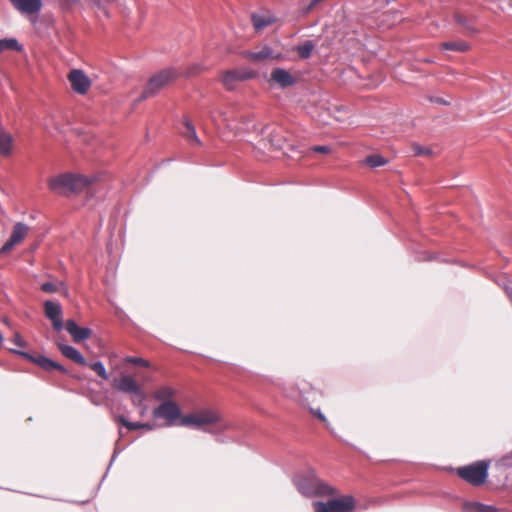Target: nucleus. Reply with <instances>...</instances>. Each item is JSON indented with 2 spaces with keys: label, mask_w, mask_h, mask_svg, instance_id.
I'll return each mask as SVG.
<instances>
[{
  "label": "nucleus",
  "mask_w": 512,
  "mask_h": 512,
  "mask_svg": "<svg viewBox=\"0 0 512 512\" xmlns=\"http://www.w3.org/2000/svg\"><path fill=\"white\" fill-rule=\"evenodd\" d=\"M66 330L72 336L75 342H81L88 339L91 336V329L85 327H79L75 321H66Z\"/></svg>",
  "instance_id": "nucleus-17"
},
{
  "label": "nucleus",
  "mask_w": 512,
  "mask_h": 512,
  "mask_svg": "<svg viewBox=\"0 0 512 512\" xmlns=\"http://www.w3.org/2000/svg\"><path fill=\"white\" fill-rule=\"evenodd\" d=\"M184 125L186 131L183 132V134L187 138V140L190 141L192 145H200L201 141L197 137L196 130L193 124L189 120H185Z\"/></svg>",
  "instance_id": "nucleus-25"
},
{
  "label": "nucleus",
  "mask_w": 512,
  "mask_h": 512,
  "mask_svg": "<svg viewBox=\"0 0 512 512\" xmlns=\"http://www.w3.org/2000/svg\"><path fill=\"white\" fill-rule=\"evenodd\" d=\"M112 385L118 391L131 394L137 391L141 386L137 381L129 374L122 373L119 378L112 380Z\"/></svg>",
  "instance_id": "nucleus-13"
},
{
  "label": "nucleus",
  "mask_w": 512,
  "mask_h": 512,
  "mask_svg": "<svg viewBox=\"0 0 512 512\" xmlns=\"http://www.w3.org/2000/svg\"><path fill=\"white\" fill-rule=\"evenodd\" d=\"M298 490L305 496H330L336 493L335 488L322 481L314 474H309L297 481Z\"/></svg>",
  "instance_id": "nucleus-3"
},
{
  "label": "nucleus",
  "mask_w": 512,
  "mask_h": 512,
  "mask_svg": "<svg viewBox=\"0 0 512 512\" xmlns=\"http://www.w3.org/2000/svg\"><path fill=\"white\" fill-rule=\"evenodd\" d=\"M152 415L155 419L164 420L165 425L168 427H182V419L184 418V414L182 413V410L176 401H166L165 403H160V405L153 409Z\"/></svg>",
  "instance_id": "nucleus-5"
},
{
  "label": "nucleus",
  "mask_w": 512,
  "mask_h": 512,
  "mask_svg": "<svg viewBox=\"0 0 512 512\" xmlns=\"http://www.w3.org/2000/svg\"><path fill=\"white\" fill-rule=\"evenodd\" d=\"M58 348L61 351V353L68 359L82 366L87 365L85 358L76 348L62 343L58 344Z\"/></svg>",
  "instance_id": "nucleus-20"
},
{
  "label": "nucleus",
  "mask_w": 512,
  "mask_h": 512,
  "mask_svg": "<svg viewBox=\"0 0 512 512\" xmlns=\"http://www.w3.org/2000/svg\"><path fill=\"white\" fill-rule=\"evenodd\" d=\"M130 395H131V402L134 406L140 407V406L144 405V401L146 400V394H145L144 390L142 389V387L139 388L134 393H131Z\"/></svg>",
  "instance_id": "nucleus-28"
},
{
  "label": "nucleus",
  "mask_w": 512,
  "mask_h": 512,
  "mask_svg": "<svg viewBox=\"0 0 512 512\" xmlns=\"http://www.w3.org/2000/svg\"><path fill=\"white\" fill-rule=\"evenodd\" d=\"M311 150L315 153L328 154V153H330L331 148L326 145H321V146H314L311 148Z\"/></svg>",
  "instance_id": "nucleus-37"
},
{
  "label": "nucleus",
  "mask_w": 512,
  "mask_h": 512,
  "mask_svg": "<svg viewBox=\"0 0 512 512\" xmlns=\"http://www.w3.org/2000/svg\"><path fill=\"white\" fill-rule=\"evenodd\" d=\"M413 151L417 156H426L431 154V149L420 145H413Z\"/></svg>",
  "instance_id": "nucleus-35"
},
{
  "label": "nucleus",
  "mask_w": 512,
  "mask_h": 512,
  "mask_svg": "<svg viewBox=\"0 0 512 512\" xmlns=\"http://www.w3.org/2000/svg\"><path fill=\"white\" fill-rule=\"evenodd\" d=\"M472 512H495L496 509L493 506L484 505L481 503H474L471 505Z\"/></svg>",
  "instance_id": "nucleus-33"
},
{
  "label": "nucleus",
  "mask_w": 512,
  "mask_h": 512,
  "mask_svg": "<svg viewBox=\"0 0 512 512\" xmlns=\"http://www.w3.org/2000/svg\"><path fill=\"white\" fill-rule=\"evenodd\" d=\"M95 178L78 174H62L49 180V188L59 194L78 193L94 182Z\"/></svg>",
  "instance_id": "nucleus-2"
},
{
  "label": "nucleus",
  "mask_w": 512,
  "mask_h": 512,
  "mask_svg": "<svg viewBox=\"0 0 512 512\" xmlns=\"http://www.w3.org/2000/svg\"><path fill=\"white\" fill-rule=\"evenodd\" d=\"M30 232V227L22 222H18L13 226L10 238L0 249L1 254H6L13 249L16 245L22 243Z\"/></svg>",
  "instance_id": "nucleus-10"
},
{
  "label": "nucleus",
  "mask_w": 512,
  "mask_h": 512,
  "mask_svg": "<svg viewBox=\"0 0 512 512\" xmlns=\"http://www.w3.org/2000/svg\"><path fill=\"white\" fill-rule=\"evenodd\" d=\"M4 50L3 46H2V42H0V52H2Z\"/></svg>",
  "instance_id": "nucleus-45"
},
{
  "label": "nucleus",
  "mask_w": 512,
  "mask_h": 512,
  "mask_svg": "<svg viewBox=\"0 0 512 512\" xmlns=\"http://www.w3.org/2000/svg\"><path fill=\"white\" fill-rule=\"evenodd\" d=\"M315 512H352L355 508V500L351 495L331 499L327 502H314Z\"/></svg>",
  "instance_id": "nucleus-7"
},
{
  "label": "nucleus",
  "mask_w": 512,
  "mask_h": 512,
  "mask_svg": "<svg viewBox=\"0 0 512 512\" xmlns=\"http://www.w3.org/2000/svg\"><path fill=\"white\" fill-rule=\"evenodd\" d=\"M176 395L177 390L173 386L161 385L154 390L152 396L154 400L165 403L166 401H175Z\"/></svg>",
  "instance_id": "nucleus-19"
},
{
  "label": "nucleus",
  "mask_w": 512,
  "mask_h": 512,
  "mask_svg": "<svg viewBox=\"0 0 512 512\" xmlns=\"http://www.w3.org/2000/svg\"><path fill=\"white\" fill-rule=\"evenodd\" d=\"M202 66L200 64H193L191 65L187 71H186V75L187 76H192V75H196L198 73H200L202 71Z\"/></svg>",
  "instance_id": "nucleus-36"
},
{
  "label": "nucleus",
  "mask_w": 512,
  "mask_h": 512,
  "mask_svg": "<svg viewBox=\"0 0 512 512\" xmlns=\"http://www.w3.org/2000/svg\"><path fill=\"white\" fill-rule=\"evenodd\" d=\"M311 412L326 426H328V421L325 415L321 412L320 409H312Z\"/></svg>",
  "instance_id": "nucleus-38"
},
{
  "label": "nucleus",
  "mask_w": 512,
  "mask_h": 512,
  "mask_svg": "<svg viewBox=\"0 0 512 512\" xmlns=\"http://www.w3.org/2000/svg\"><path fill=\"white\" fill-rule=\"evenodd\" d=\"M182 427L220 434L229 428V423L218 409L201 407L184 414Z\"/></svg>",
  "instance_id": "nucleus-1"
},
{
  "label": "nucleus",
  "mask_w": 512,
  "mask_h": 512,
  "mask_svg": "<svg viewBox=\"0 0 512 512\" xmlns=\"http://www.w3.org/2000/svg\"><path fill=\"white\" fill-rule=\"evenodd\" d=\"M503 288L506 292V294L508 295V297L511 299L512 301V282H509V284L507 283H504L503 284Z\"/></svg>",
  "instance_id": "nucleus-40"
},
{
  "label": "nucleus",
  "mask_w": 512,
  "mask_h": 512,
  "mask_svg": "<svg viewBox=\"0 0 512 512\" xmlns=\"http://www.w3.org/2000/svg\"><path fill=\"white\" fill-rule=\"evenodd\" d=\"M297 81L296 76L284 68H274L270 74L269 82L285 89L293 86Z\"/></svg>",
  "instance_id": "nucleus-12"
},
{
  "label": "nucleus",
  "mask_w": 512,
  "mask_h": 512,
  "mask_svg": "<svg viewBox=\"0 0 512 512\" xmlns=\"http://www.w3.org/2000/svg\"><path fill=\"white\" fill-rule=\"evenodd\" d=\"M176 76L177 73L173 68H167L155 74L148 81L138 102L156 94L160 89L172 82Z\"/></svg>",
  "instance_id": "nucleus-6"
},
{
  "label": "nucleus",
  "mask_w": 512,
  "mask_h": 512,
  "mask_svg": "<svg viewBox=\"0 0 512 512\" xmlns=\"http://www.w3.org/2000/svg\"><path fill=\"white\" fill-rule=\"evenodd\" d=\"M490 461L480 460L467 466L459 467L457 475L473 486L482 485L488 476Z\"/></svg>",
  "instance_id": "nucleus-4"
},
{
  "label": "nucleus",
  "mask_w": 512,
  "mask_h": 512,
  "mask_svg": "<svg viewBox=\"0 0 512 512\" xmlns=\"http://www.w3.org/2000/svg\"><path fill=\"white\" fill-rule=\"evenodd\" d=\"M44 310L46 316L52 321L53 328L60 331L63 328L62 308L60 304L53 301H46L44 303Z\"/></svg>",
  "instance_id": "nucleus-15"
},
{
  "label": "nucleus",
  "mask_w": 512,
  "mask_h": 512,
  "mask_svg": "<svg viewBox=\"0 0 512 512\" xmlns=\"http://www.w3.org/2000/svg\"><path fill=\"white\" fill-rule=\"evenodd\" d=\"M68 80L72 89L78 94H85L91 86L89 77L79 69L71 70L68 74Z\"/></svg>",
  "instance_id": "nucleus-11"
},
{
  "label": "nucleus",
  "mask_w": 512,
  "mask_h": 512,
  "mask_svg": "<svg viewBox=\"0 0 512 512\" xmlns=\"http://www.w3.org/2000/svg\"><path fill=\"white\" fill-rule=\"evenodd\" d=\"M13 342L18 347H24L25 346L24 340L22 339V337L18 333H16L14 335Z\"/></svg>",
  "instance_id": "nucleus-39"
},
{
  "label": "nucleus",
  "mask_w": 512,
  "mask_h": 512,
  "mask_svg": "<svg viewBox=\"0 0 512 512\" xmlns=\"http://www.w3.org/2000/svg\"><path fill=\"white\" fill-rule=\"evenodd\" d=\"M210 118L216 124L223 123L226 125L227 128L231 130H236V132L239 131V129L233 124V122L228 119L224 111H216L210 115Z\"/></svg>",
  "instance_id": "nucleus-23"
},
{
  "label": "nucleus",
  "mask_w": 512,
  "mask_h": 512,
  "mask_svg": "<svg viewBox=\"0 0 512 512\" xmlns=\"http://www.w3.org/2000/svg\"><path fill=\"white\" fill-rule=\"evenodd\" d=\"M2 42V46L4 50L6 49H13V50H21L20 45L18 44L16 39H2L0 40Z\"/></svg>",
  "instance_id": "nucleus-32"
},
{
  "label": "nucleus",
  "mask_w": 512,
  "mask_h": 512,
  "mask_svg": "<svg viewBox=\"0 0 512 512\" xmlns=\"http://www.w3.org/2000/svg\"><path fill=\"white\" fill-rule=\"evenodd\" d=\"M243 56L252 62H263L267 60H279L282 58V53L273 50L268 45L258 46L255 50L245 51Z\"/></svg>",
  "instance_id": "nucleus-9"
},
{
  "label": "nucleus",
  "mask_w": 512,
  "mask_h": 512,
  "mask_svg": "<svg viewBox=\"0 0 512 512\" xmlns=\"http://www.w3.org/2000/svg\"><path fill=\"white\" fill-rule=\"evenodd\" d=\"M79 0H64L66 5H70L72 3H77Z\"/></svg>",
  "instance_id": "nucleus-44"
},
{
  "label": "nucleus",
  "mask_w": 512,
  "mask_h": 512,
  "mask_svg": "<svg viewBox=\"0 0 512 512\" xmlns=\"http://www.w3.org/2000/svg\"><path fill=\"white\" fill-rule=\"evenodd\" d=\"M93 2V4L99 8V9H102L103 11H105V5L100 1V0H91Z\"/></svg>",
  "instance_id": "nucleus-42"
},
{
  "label": "nucleus",
  "mask_w": 512,
  "mask_h": 512,
  "mask_svg": "<svg viewBox=\"0 0 512 512\" xmlns=\"http://www.w3.org/2000/svg\"><path fill=\"white\" fill-rule=\"evenodd\" d=\"M59 287H64L63 282H59L58 284L52 282H46L41 285V289L46 293H54L58 291Z\"/></svg>",
  "instance_id": "nucleus-30"
},
{
  "label": "nucleus",
  "mask_w": 512,
  "mask_h": 512,
  "mask_svg": "<svg viewBox=\"0 0 512 512\" xmlns=\"http://www.w3.org/2000/svg\"><path fill=\"white\" fill-rule=\"evenodd\" d=\"M251 19L256 31H261L276 21V17L266 10L253 13Z\"/></svg>",
  "instance_id": "nucleus-16"
},
{
  "label": "nucleus",
  "mask_w": 512,
  "mask_h": 512,
  "mask_svg": "<svg viewBox=\"0 0 512 512\" xmlns=\"http://www.w3.org/2000/svg\"><path fill=\"white\" fill-rule=\"evenodd\" d=\"M314 48L315 46L312 41H306L302 45L298 46L297 52L302 59H307L310 57Z\"/></svg>",
  "instance_id": "nucleus-27"
},
{
  "label": "nucleus",
  "mask_w": 512,
  "mask_h": 512,
  "mask_svg": "<svg viewBox=\"0 0 512 512\" xmlns=\"http://www.w3.org/2000/svg\"><path fill=\"white\" fill-rule=\"evenodd\" d=\"M12 6L23 15H35L42 9L41 0H9Z\"/></svg>",
  "instance_id": "nucleus-14"
},
{
  "label": "nucleus",
  "mask_w": 512,
  "mask_h": 512,
  "mask_svg": "<svg viewBox=\"0 0 512 512\" xmlns=\"http://www.w3.org/2000/svg\"><path fill=\"white\" fill-rule=\"evenodd\" d=\"M457 22L464 25L467 29H469L472 33L476 32L474 29L470 28L467 24H466V20L464 19V17L462 16H459L457 17Z\"/></svg>",
  "instance_id": "nucleus-41"
},
{
  "label": "nucleus",
  "mask_w": 512,
  "mask_h": 512,
  "mask_svg": "<svg viewBox=\"0 0 512 512\" xmlns=\"http://www.w3.org/2000/svg\"><path fill=\"white\" fill-rule=\"evenodd\" d=\"M13 138L12 136L0 127V154L8 155L12 150Z\"/></svg>",
  "instance_id": "nucleus-22"
},
{
  "label": "nucleus",
  "mask_w": 512,
  "mask_h": 512,
  "mask_svg": "<svg viewBox=\"0 0 512 512\" xmlns=\"http://www.w3.org/2000/svg\"><path fill=\"white\" fill-rule=\"evenodd\" d=\"M90 369L97 373L103 380H109V374L107 373L102 362L97 361L89 365Z\"/></svg>",
  "instance_id": "nucleus-29"
},
{
  "label": "nucleus",
  "mask_w": 512,
  "mask_h": 512,
  "mask_svg": "<svg viewBox=\"0 0 512 512\" xmlns=\"http://www.w3.org/2000/svg\"><path fill=\"white\" fill-rule=\"evenodd\" d=\"M365 164L371 168H376V167L384 166L385 164H387V160L379 154H374V155L368 156L365 159Z\"/></svg>",
  "instance_id": "nucleus-26"
},
{
  "label": "nucleus",
  "mask_w": 512,
  "mask_h": 512,
  "mask_svg": "<svg viewBox=\"0 0 512 512\" xmlns=\"http://www.w3.org/2000/svg\"><path fill=\"white\" fill-rule=\"evenodd\" d=\"M470 48L469 44L465 41H450L441 44V49L451 50L457 52H465Z\"/></svg>",
  "instance_id": "nucleus-24"
},
{
  "label": "nucleus",
  "mask_w": 512,
  "mask_h": 512,
  "mask_svg": "<svg viewBox=\"0 0 512 512\" xmlns=\"http://www.w3.org/2000/svg\"><path fill=\"white\" fill-rule=\"evenodd\" d=\"M117 422L124 426L129 431H135V430H152L154 428L153 424L150 423H141V422H131L128 419H126L124 416H119L117 418Z\"/></svg>",
  "instance_id": "nucleus-21"
},
{
  "label": "nucleus",
  "mask_w": 512,
  "mask_h": 512,
  "mask_svg": "<svg viewBox=\"0 0 512 512\" xmlns=\"http://www.w3.org/2000/svg\"><path fill=\"white\" fill-rule=\"evenodd\" d=\"M113 357H116V355H115V354L110 355V360H111Z\"/></svg>",
  "instance_id": "nucleus-46"
},
{
  "label": "nucleus",
  "mask_w": 512,
  "mask_h": 512,
  "mask_svg": "<svg viewBox=\"0 0 512 512\" xmlns=\"http://www.w3.org/2000/svg\"><path fill=\"white\" fill-rule=\"evenodd\" d=\"M257 76V73L248 68H240L227 70L223 72L221 81L227 90H234L238 82L253 79Z\"/></svg>",
  "instance_id": "nucleus-8"
},
{
  "label": "nucleus",
  "mask_w": 512,
  "mask_h": 512,
  "mask_svg": "<svg viewBox=\"0 0 512 512\" xmlns=\"http://www.w3.org/2000/svg\"><path fill=\"white\" fill-rule=\"evenodd\" d=\"M140 415L143 416L146 413L147 407L146 405L140 406Z\"/></svg>",
  "instance_id": "nucleus-43"
},
{
  "label": "nucleus",
  "mask_w": 512,
  "mask_h": 512,
  "mask_svg": "<svg viewBox=\"0 0 512 512\" xmlns=\"http://www.w3.org/2000/svg\"><path fill=\"white\" fill-rule=\"evenodd\" d=\"M282 390L287 397L292 399H297L301 395V393L296 388L292 387V385L284 386Z\"/></svg>",
  "instance_id": "nucleus-34"
},
{
  "label": "nucleus",
  "mask_w": 512,
  "mask_h": 512,
  "mask_svg": "<svg viewBox=\"0 0 512 512\" xmlns=\"http://www.w3.org/2000/svg\"><path fill=\"white\" fill-rule=\"evenodd\" d=\"M10 350L14 353H17V354L35 362L36 364H38L40 367H42L43 369H45L47 371H51L53 369H57L62 372L65 371V369L61 365L57 364L56 362H54L51 359L46 358L44 356L33 357L25 352L16 351L14 349H10Z\"/></svg>",
  "instance_id": "nucleus-18"
},
{
  "label": "nucleus",
  "mask_w": 512,
  "mask_h": 512,
  "mask_svg": "<svg viewBox=\"0 0 512 512\" xmlns=\"http://www.w3.org/2000/svg\"><path fill=\"white\" fill-rule=\"evenodd\" d=\"M125 362L131 363L134 365H139V366L146 367V368L150 367L149 362L141 357L127 356L125 358Z\"/></svg>",
  "instance_id": "nucleus-31"
}]
</instances>
